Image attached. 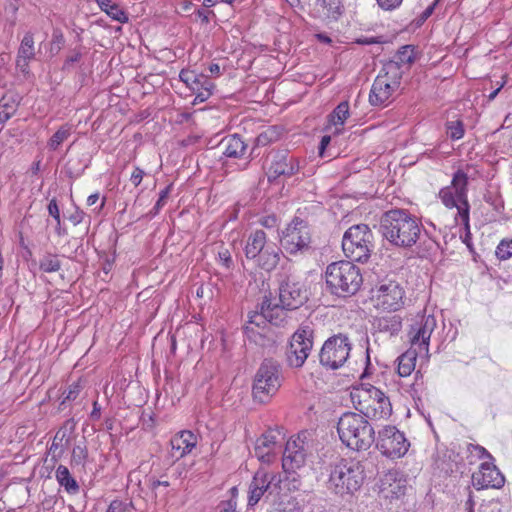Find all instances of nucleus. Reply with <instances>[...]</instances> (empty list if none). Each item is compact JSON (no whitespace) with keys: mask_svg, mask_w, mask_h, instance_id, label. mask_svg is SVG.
Masks as SVG:
<instances>
[{"mask_svg":"<svg viewBox=\"0 0 512 512\" xmlns=\"http://www.w3.org/2000/svg\"><path fill=\"white\" fill-rule=\"evenodd\" d=\"M423 225L419 219L404 209L386 211L380 219V232L392 245L410 248L419 240Z\"/></svg>","mask_w":512,"mask_h":512,"instance_id":"nucleus-1","label":"nucleus"},{"mask_svg":"<svg viewBox=\"0 0 512 512\" xmlns=\"http://www.w3.org/2000/svg\"><path fill=\"white\" fill-rule=\"evenodd\" d=\"M337 432L342 443L356 451L369 449L375 441L374 428L360 413H344L337 423Z\"/></svg>","mask_w":512,"mask_h":512,"instance_id":"nucleus-2","label":"nucleus"},{"mask_svg":"<svg viewBox=\"0 0 512 512\" xmlns=\"http://www.w3.org/2000/svg\"><path fill=\"white\" fill-rule=\"evenodd\" d=\"M364 466L355 459L341 458L330 464L328 489L344 497L358 491L364 481Z\"/></svg>","mask_w":512,"mask_h":512,"instance_id":"nucleus-3","label":"nucleus"},{"mask_svg":"<svg viewBox=\"0 0 512 512\" xmlns=\"http://www.w3.org/2000/svg\"><path fill=\"white\" fill-rule=\"evenodd\" d=\"M325 280L330 293L338 297L355 295L363 283L359 267L351 260L329 264L325 271Z\"/></svg>","mask_w":512,"mask_h":512,"instance_id":"nucleus-4","label":"nucleus"},{"mask_svg":"<svg viewBox=\"0 0 512 512\" xmlns=\"http://www.w3.org/2000/svg\"><path fill=\"white\" fill-rule=\"evenodd\" d=\"M355 408L367 419H387L392 414L389 398L377 387L366 384L351 393Z\"/></svg>","mask_w":512,"mask_h":512,"instance_id":"nucleus-5","label":"nucleus"},{"mask_svg":"<svg viewBox=\"0 0 512 512\" xmlns=\"http://www.w3.org/2000/svg\"><path fill=\"white\" fill-rule=\"evenodd\" d=\"M247 259L254 260L256 265L265 271H272L280 261L281 250L277 245L267 240L263 230L251 232L244 248Z\"/></svg>","mask_w":512,"mask_h":512,"instance_id":"nucleus-6","label":"nucleus"},{"mask_svg":"<svg viewBox=\"0 0 512 512\" xmlns=\"http://www.w3.org/2000/svg\"><path fill=\"white\" fill-rule=\"evenodd\" d=\"M342 249L351 261L366 262L374 250V236L368 225L351 226L343 235Z\"/></svg>","mask_w":512,"mask_h":512,"instance_id":"nucleus-7","label":"nucleus"},{"mask_svg":"<svg viewBox=\"0 0 512 512\" xmlns=\"http://www.w3.org/2000/svg\"><path fill=\"white\" fill-rule=\"evenodd\" d=\"M282 383L281 367L271 359H265L258 368L252 387L256 401L266 403L273 397Z\"/></svg>","mask_w":512,"mask_h":512,"instance_id":"nucleus-8","label":"nucleus"},{"mask_svg":"<svg viewBox=\"0 0 512 512\" xmlns=\"http://www.w3.org/2000/svg\"><path fill=\"white\" fill-rule=\"evenodd\" d=\"M402 71L394 64H385L381 73L375 78L369 102L373 106H385L393 99L394 93L400 88Z\"/></svg>","mask_w":512,"mask_h":512,"instance_id":"nucleus-9","label":"nucleus"},{"mask_svg":"<svg viewBox=\"0 0 512 512\" xmlns=\"http://www.w3.org/2000/svg\"><path fill=\"white\" fill-rule=\"evenodd\" d=\"M351 349L352 343L347 335H333L324 342L319 353V361L324 367L336 370L346 363Z\"/></svg>","mask_w":512,"mask_h":512,"instance_id":"nucleus-10","label":"nucleus"},{"mask_svg":"<svg viewBox=\"0 0 512 512\" xmlns=\"http://www.w3.org/2000/svg\"><path fill=\"white\" fill-rule=\"evenodd\" d=\"M279 302L288 310H296L308 300V290L303 282L291 273L278 274Z\"/></svg>","mask_w":512,"mask_h":512,"instance_id":"nucleus-11","label":"nucleus"},{"mask_svg":"<svg viewBox=\"0 0 512 512\" xmlns=\"http://www.w3.org/2000/svg\"><path fill=\"white\" fill-rule=\"evenodd\" d=\"M311 243V232L306 221L294 218L282 232L281 245L284 250L291 254H303L309 250Z\"/></svg>","mask_w":512,"mask_h":512,"instance_id":"nucleus-12","label":"nucleus"},{"mask_svg":"<svg viewBox=\"0 0 512 512\" xmlns=\"http://www.w3.org/2000/svg\"><path fill=\"white\" fill-rule=\"evenodd\" d=\"M313 347V330L309 326L299 327L291 337L286 352L289 366L302 367Z\"/></svg>","mask_w":512,"mask_h":512,"instance_id":"nucleus-13","label":"nucleus"},{"mask_svg":"<svg viewBox=\"0 0 512 512\" xmlns=\"http://www.w3.org/2000/svg\"><path fill=\"white\" fill-rule=\"evenodd\" d=\"M477 171L471 166L467 165L463 169H458L452 177L451 185L456 198L459 202L458 215L461 222L468 227L469 226V203L467 198V185L469 180L476 178Z\"/></svg>","mask_w":512,"mask_h":512,"instance_id":"nucleus-14","label":"nucleus"},{"mask_svg":"<svg viewBox=\"0 0 512 512\" xmlns=\"http://www.w3.org/2000/svg\"><path fill=\"white\" fill-rule=\"evenodd\" d=\"M410 443L404 434L394 426H386L379 432L377 448L388 458L396 459L403 457Z\"/></svg>","mask_w":512,"mask_h":512,"instance_id":"nucleus-15","label":"nucleus"},{"mask_svg":"<svg viewBox=\"0 0 512 512\" xmlns=\"http://www.w3.org/2000/svg\"><path fill=\"white\" fill-rule=\"evenodd\" d=\"M437 326L434 315H422L415 319L409 330L411 347L418 350L419 354H427L429 351L430 337Z\"/></svg>","mask_w":512,"mask_h":512,"instance_id":"nucleus-16","label":"nucleus"},{"mask_svg":"<svg viewBox=\"0 0 512 512\" xmlns=\"http://www.w3.org/2000/svg\"><path fill=\"white\" fill-rule=\"evenodd\" d=\"M404 289L396 282L389 280L382 283L377 289L378 306L384 310L397 311L404 305Z\"/></svg>","mask_w":512,"mask_h":512,"instance_id":"nucleus-17","label":"nucleus"},{"mask_svg":"<svg viewBox=\"0 0 512 512\" xmlns=\"http://www.w3.org/2000/svg\"><path fill=\"white\" fill-rule=\"evenodd\" d=\"M472 482L477 490L499 489L504 485L505 478L493 463L485 462L480 465L477 472L472 474Z\"/></svg>","mask_w":512,"mask_h":512,"instance_id":"nucleus-18","label":"nucleus"},{"mask_svg":"<svg viewBox=\"0 0 512 512\" xmlns=\"http://www.w3.org/2000/svg\"><path fill=\"white\" fill-rule=\"evenodd\" d=\"M305 436L299 434L295 439L287 441L283 453L282 466L286 471L300 468L306 460Z\"/></svg>","mask_w":512,"mask_h":512,"instance_id":"nucleus-19","label":"nucleus"},{"mask_svg":"<svg viewBox=\"0 0 512 512\" xmlns=\"http://www.w3.org/2000/svg\"><path fill=\"white\" fill-rule=\"evenodd\" d=\"M280 481L281 479L278 474L270 473L263 469L258 470L249 487L248 505H256L264 493L268 491L272 485L277 486Z\"/></svg>","mask_w":512,"mask_h":512,"instance_id":"nucleus-20","label":"nucleus"},{"mask_svg":"<svg viewBox=\"0 0 512 512\" xmlns=\"http://www.w3.org/2000/svg\"><path fill=\"white\" fill-rule=\"evenodd\" d=\"M280 431L269 429L264 432L255 443V455L263 463H270L278 448H281Z\"/></svg>","mask_w":512,"mask_h":512,"instance_id":"nucleus-21","label":"nucleus"},{"mask_svg":"<svg viewBox=\"0 0 512 512\" xmlns=\"http://www.w3.org/2000/svg\"><path fill=\"white\" fill-rule=\"evenodd\" d=\"M406 480L396 470H390L380 480L379 492L385 499H399L405 495Z\"/></svg>","mask_w":512,"mask_h":512,"instance_id":"nucleus-22","label":"nucleus"},{"mask_svg":"<svg viewBox=\"0 0 512 512\" xmlns=\"http://www.w3.org/2000/svg\"><path fill=\"white\" fill-rule=\"evenodd\" d=\"M198 435L190 430H182L176 433L170 441L171 455L177 460L190 454L197 446Z\"/></svg>","mask_w":512,"mask_h":512,"instance_id":"nucleus-23","label":"nucleus"},{"mask_svg":"<svg viewBox=\"0 0 512 512\" xmlns=\"http://www.w3.org/2000/svg\"><path fill=\"white\" fill-rule=\"evenodd\" d=\"M299 162H265L263 169L269 182L279 181L294 175L299 170Z\"/></svg>","mask_w":512,"mask_h":512,"instance_id":"nucleus-24","label":"nucleus"},{"mask_svg":"<svg viewBox=\"0 0 512 512\" xmlns=\"http://www.w3.org/2000/svg\"><path fill=\"white\" fill-rule=\"evenodd\" d=\"M261 304L267 322L275 326H283L287 322V311L289 310L284 308L280 302L273 304L270 297L265 296Z\"/></svg>","mask_w":512,"mask_h":512,"instance_id":"nucleus-25","label":"nucleus"},{"mask_svg":"<svg viewBox=\"0 0 512 512\" xmlns=\"http://www.w3.org/2000/svg\"><path fill=\"white\" fill-rule=\"evenodd\" d=\"M218 149L227 158H239L243 155L246 145L239 135L234 134L223 138Z\"/></svg>","mask_w":512,"mask_h":512,"instance_id":"nucleus-26","label":"nucleus"},{"mask_svg":"<svg viewBox=\"0 0 512 512\" xmlns=\"http://www.w3.org/2000/svg\"><path fill=\"white\" fill-rule=\"evenodd\" d=\"M21 96L16 92H8L0 99V125L8 121L17 111Z\"/></svg>","mask_w":512,"mask_h":512,"instance_id":"nucleus-27","label":"nucleus"},{"mask_svg":"<svg viewBox=\"0 0 512 512\" xmlns=\"http://www.w3.org/2000/svg\"><path fill=\"white\" fill-rule=\"evenodd\" d=\"M35 56L34 38L31 32H27L18 49L17 65L21 68L28 66V62Z\"/></svg>","mask_w":512,"mask_h":512,"instance_id":"nucleus-28","label":"nucleus"},{"mask_svg":"<svg viewBox=\"0 0 512 512\" xmlns=\"http://www.w3.org/2000/svg\"><path fill=\"white\" fill-rule=\"evenodd\" d=\"M58 484L65 489L70 495H76L80 491V486L74 477L70 474L69 469L64 465H59L55 473Z\"/></svg>","mask_w":512,"mask_h":512,"instance_id":"nucleus-29","label":"nucleus"},{"mask_svg":"<svg viewBox=\"0 0 512 512\" xmlns=\"http://www.w3.org/2000/svg\"><path fill=\"white\" fill-rule=\"evenodd\" d=\"M375 325L379 332L395 336L402 328V319L398 315L383 316L376 320Z\"/></svg>","mask_w":512,"mask_h":512,"instance_id":"nucleus-30","label":"nucleus"},{"mask_svg":"<svg viewBox=\"0 0 512 512\" xmlns=\"http://www.w3.org/2000/svg\"><path fill=\"white\" fill-rule=\"evenodd\" d=\"M350 115L348 101L340 102L328 116L331 125L335 126V134H339L343 130V125Z\"/></svg>","mask_w":512,"mask_h":512,"instance_id":"nucleus-31","label":"nucleus"},{"mask_svg":"<svg viewBox=\"0 0 512 512\" xmlns=\"http://www.w3.org/2000/svg\"><path fill=\"white\" fill-rule=\"evenodd\" d=\"M215 84L205 75L199 74V84L193 88L195 99L193 104L205 102L213 93Z\"/></svg>","mask_w":512,"mask_h":512,"instance_id":"nucleus-32","label":"nucleus"},{"mask_svg":"<svg viewBox=\"0 0 512 512\" xmlns=\"http://www.w3.org/2000/svg\"><path fill=\"white\" fill-rule=\"evenodd\" d=\"M98 6L102 11H104L108 16H110L113 20H116L120 23H125L128 21V17L126 13L122 10V8L112 2L111 0H95Z\"/></svg>","mask_w":512,"mask_h":512,"instance_id":"nucleus-33","label":"nucleus"},{"mask_svg":"<svg viewBox=\"0 0 512 512\" xmlns=\"http://www.w3.org/2000/svg\"><path fill=\"white\" fill-rule=\"evenodd\" d=\"M418 350L407 351L398 358V374L402 377L408 376L415 368L416 355Z\"/></svg>","mask_w":512,"mask_h":512,"instance_id":"nucleus-34","label":"nucleus"},{"mask_svg":"<svg viewBox=\"0 0 512 512\" xmlns=\"http://www.w3.org/2000/svg\"><path fill=\"white\" fill-rule=\"evenodd\" d=\"M415 61L414 48L411 45L402 46L396 53L394 60L387 64H394L401 71L402 65H410Z\"/></svg>","mask_w":512,"mask_h":512,"instance_id":"nucleus-35","label":"nucleus"},{"mask_svg":"<svg viewBox=\"0 0 512 512\" xmlns=\"http://www.w3.org/2000/svg\"><path fill=\"white\" fill-rule=\"evenodd\" d=\"M318 4L326 10V16L333 20H337L343 13L341 0H318Z\"/></svg>","mask_w":512,"mask_h":512,"instance_id":"nucleus-36","label":"nucleus"},{"mask_svg":"<svg viewBox=\"0 0 512 512\" xmlns=\"http://www.w3.org/2000/svg\"><path fill=\"white\" fill-rule=\"evenodd\" d=\"M39 268L45 273L57 272L61 268V262L57 255L46 253L39 262Z\"/></svg>","mask_w":512,"mask_h":512,"instance_id":"nucleus-37","label":"nucleus"},{"mask_svg":"<svg viewBox=\"0 0 512 512\" xmlns=\"http://www.w3.org/2000/svg\"><path fill=\"white\" fill-rule=\"evenodd\" d=\"M72 127L70 125L61 126L50 138L48 146L52 150H56L71 135Z\"/></svg>","mask_w":512,"mask_h":512,"instance_id":"nucleus-38","label":"nucleus"},{"mask_svg":"<svg viewBox=\"0 0 512 512\" xmlns=\"http://www.w3.org/2000/svg\"><path fill=\"white\" fill-rule=\"evenodd\" d=\"M65 44V38L63 32L59 28H54L52 33V39L50 42V54L52 56L57 55Z\"/></svg>","mask_w":512,"mask_h":512,"instance_id":"nucleus-39","label":"nucleus"},{"mask_svg":"<svg viewBox=\"0 0 512 512\" xmlns=\"http://www.w3.org/2000/svg\"><path fill=\"white\" fill-rule=\"evenodd\" d=\"M439 197L442 201V203L447 208H454L456 207L458 209L459 202L456 198V194L454 195L453 189L450 186L444 187L439 191Z\"/></svg>","mask_w":512,"mask_h":512,"instance_id":"nucleus-40","label":"nucleus"},{"mask_svg":"<svg viewBox=\"0 0 512 512\" xmlns=\"http://www.w3.org/2000/svg\"><path fill=\"white\" fill-rule=\"evenodd\" d=\"M446 133L453 139L458 140L464 135V125L461 120L449 121L446 124Z\"/></svg>","mask_w":512,"mask_h":512,"instance_id":"nucleus-41","label":"nucleus"},{"mask_svg":"<svg viewBox=\"0 0 512 512\" xmlns=\"http://www.w3.org/2000/svg\"><path fill=\"white\" fill-rule=\"evenodd\" d=\"M87 457V448L85 446L77 445L72 450L71 465L84 467Z\"/></svg>","mask_w":512,"mask_h":512,"instance_id":"nucleus-42","label":"nucleus"},{"mask_svg":"<svg viewBox=\"0 0 512 512\" xmlns=\"http://www.w3.org/2000/svg\"><path fill=\"white\" fill-rule=\"evenodd\" d=\"M496 256L500 260H507L512 256V239H503L496 248Z\"/></svg>","mask_w":512,"mask_h":512,"instance_id":"nucleus-43","label":"nucleus"},{"mask_svg":"<svg viewBox=\"0 0 512 512\" xmlns=\"http://www.w3.org/2000/svg\"><path fill=\"white\" fill-rule=\"evenodd\" d=\"M248 317V325L245 327L247 332L253 330L249 325L260 327L267 322L266 317L263 315L262 304L260 305V311H254Z\"/></svg>","mask_w":512,"mask_h":512,"instance_id":"nucleus-44","label":"nucleus"},{"mask_svg":"<svg viewBox=\"0 0 512 512\" xmlns=\"http://www.w3.org/2000/svg\"><path fill=\"white\" fill-rule=\"evenodd\" d=\"M134 509L132 501L124 502L118 499L113 500L106 512H131Z\"/></svg>","mask_w":512,"mask_h":512,"instance_id":"nucleus-45","label":"nucleus"},{"mask_svg":"<svg viewBox=\"0 0 512 512\" xmlns=\"http://www.w3.org/2000/svg\"><path fill=\"white\" fill-rule=\"evenodd\" d=\"M179 78L191 90L199 84V74H195L193 71L182 70L179 74Z\"/></svg>","mask_w":512,"mask_h":512,"instance_id":"nucleus-46","label":"nucleus"},{"mask_svg":"<svg viewBox=\"0 0 512 512\" xmlns=\"http://www.w3.org/2000/svg\"><path fill=\"white\" fill-rule=\"evenodd\" d=\"M169 193H170V186L166 187L165 189H163L160 192L159 198H158L156 204L154 205V207L149 212V215L151 217H153V216H155V215H157L159 213V211L164 206V204L166 202V199L168 198Z\"/></svg>","mask_w":512,"mask_h":512,"instance_id":"nucleus-47","label":"nucleus"},{"mask_svg":"<svg viewBox=\"0 0 512 512\" xmlns=\"http://www.w3.org/2000/svg\"><path fill=\"white\" fill-rule=\"evenodd\" d=\"M446 453L443 454V456L438 455L435 459V466L437 469H439L441 472H444L445 474H451L453 473V464L451 462L446 461Z\"/></svg>","mask_w":512,"mask_h":512,"instance_id":"nucleus-48","label":"nucleus"},{"mask_svg":"<svg viewBox=\"0 0 512 512\" xmlns=\"http://www.w3.org/2000/svg\"><path fill=\"white\" fill-rule=\"evenodd\" d=\"M60 432H57L53 441H52V444L50 446V449H49V452L52 454V459H54L55 461H57V459L62 455L63 453V449H60L59 450V453L56 454L57 450L59 449V444L60 442L63 440L65 434L63 433V435L60 437Z\"/></svg>","mask_w":512,"mask_h":512,"instance_id":"nucleus-49","label":"nucleus"},{"mask_svg":"<svg viewBox=\"0 0 512 512\" xmlns=\"http://www.w3.org/2000/svg\"><path fill=\"white\" fill-rule=\"evenodd\" d=\"M468 451L470 453L475 452L477 457L480 459H482V458L493 459L492 455L484 447H482L478 444H469Z\"/></svg>","mask_w":512,"mask_h":512,"instance_id":"nucleus-50","label":"nucleus"},{"mask_svg":"<svg viewBox=\"0 0 512 512\" xmlns=\"http://www.w3.org/2000/svg\"><path fill=\"white\" fill-rule=\"evenodd\" d=\"M403 0H376L378 6L385 11H392L402 4Z\"/></svg>","mask_w":512,"mask_h":512,"instance_id":"nucleus-51","label":"nucleus"},{"mask_svg":"<svg viewBox=\"0 0 512 512\" xmlns=\"http://www.w3.org/2000/svg\"><path fill=\"white\" fill-rule=\"evenodd\" d=\"M218 259L220 263L227 269H229L233 263L231 254L228 249H222L218 252Z\"/></svg>","mask_w":512,"mask_h":512,"instance_id":"nucleus-52","label":"nucleus"},{"mask_svg":"<svg viewBox=\"0 0 512 512\" xmlns=\"http://www.w3.org/2000/svg\"><path fill=\"white\" fill-rule=\"evenodd\" d=\"M80 389L81 386L78 383H73L72 385H70L62 403H65V401L67 400H75L80 392Z\"/></svg>","mask_w":512,"mask_h":512,"instance_id":"nucleus-53","label":"nucleus"},{"mask_svg":"<svg viewBox=\"0 0 512 512\" xmlns=\"http://www.w3.org/2000/svg\"><path fill=\"white\" fill-rule=\"evenodd\" d=\"M48 212L55 219L56 223L60 224V211L56 199L50 200L48 204Z\"/></svg>","mask_w":512,"mask_h":512,"instance_id":"nucleus-54","label":"nucleus"},{"mask_svg":"<svg viewBox=\"0 0 512 512\" xmlns=\"http://www.w3.org/2000/svg\"><path fill=\"white\" fill-rule=\"evenodd\" d=\"M237 503L235 500L230 499L227 501H222L218 505L219 512H235Z\"/></svg>","mask_w":512,"mask_h":512,"instance_id":"nucleus-55","label":"nucleus"},{"mask_svg":"<svg viewBox=\"0 0 512 512\" xmlns=\"http://www.w3.org/2000/svg\"><path fill=\"white\" fill-rule=\"evenodd\" d=\"M144 176V171L140 169L139 167H136L130 177V181L133 183L134 186H138Z\"/></svg>","mask_w":512,"mask_h":512,"instance_id":"nucleus-56","label":"nucleus"},{"mask_svg":"<svg viewBox=\"0 0 512 512\" xmlns=\"http://www.w3.org/2000/svg\"><path fill=\"white\" fill-rule=\"evenodd\" d=\"M439 0H434L432 4H430L420 15V21H426L434 12L435 7L437 6Z\"/></svg>","mask_w":512,"mask_h":512,"instance_id":"nucleus-57","label":"nucleus"},{"mask_svg":"<svg viewBox=\"0 0 512 512\" xmlns=\"http://www.w3.org/2000/svg\"><path fill=\"white\" fill-rule=\"evenodd\" d=\"M330 141H331L330 135H325L322 137V139L320 141V145H319V157L324 156V150L329 145Z\"/></svg>","mask_w":512,"mask_h":512,"instance_id":"nucleus-58","label":"nucleus"},{"mask_svg":"<svg viewBox=\"0 0 512 512\" xmlns=\"http://www.w3.org/2000/svg\"><path fill=\"white\" fill-rule=\"evenodd\" d=\"M81 53L80 52H74L72 55L68 56L64 63V68L69 67L75 62H78L81 59Z\"/></svg>","mask_w":512,"mask_h":512,"instance_id":"nucleus-59","label":"nucleus"},{"mask_svg":"<svg viewBox=\"0 0 512 512\" xmlns=\"http://www.w3.org/2000/svg\"><path fill=\"white\" fill-rule=\"evenodd\" d=\"M170 484L168 481H161V480H151L150 488L154 491L159 486H165L168 487Z\"/></svg>","mask_w":512,"mask_h":512,"instance_id":"nucleus-60","label":"nucleus"},{"mask_svg":"<svg viewBox=\"0 0 512 512\" xmlns=\"http://www.w3.org/2000/svg\"><path fill=\"white\" fill-rule=\"evenodd\" d=\"M100 407L98 406V403L97 402H94L93 403V410L91 412V418L92 419H99L100 418Z\"/></svg>","mask_w":512,"mask_h":512,"instance_id":"nucleus-61","label":"nucleus"},{"mask_svg":"<svg viewBox=\"0 0 512 512\" xmlns=\"http://www.w3.org/2000/svg\"><path fill=\"white\" fill-rule=\"evenodd\" d=\"M505 85V81L502 82L493 92H491L489 95H488V101H493L496 96L498 95V93L500 92V90L504 87Z\"/></svg>","mask_w":512,"mask_h":512,"instance_id":"nucleus-62","label":"nucleus"},{"mask_svg":"<svg viewBox=\"0 0 512 512\" xmlns=\"http://www.w3.org/2000/svg\"><path fill=\"white\" fill-rule=\"evenodd\" d=\"M209 71H210L211 74H214V75H217V76H219L221 74L220 66L218 64H215V63H213V64H211L209 66Z\"/></svg>","mask_w":512,"mask_h":512,"instance_id":"nucleus-63","label":"nucleus"},{"mask_svg":"<svg viewBox=\"0 0 512 512\" xmlns=\"http://www.w3.org/2000/svg\"><path fill=\"white\" fill-rule=\"evenodd\" d=\"M99 199V194L98 193H94V194H91L88 198H87V204L89 206H92L94 205Z\"/></svg>","mask_w":512,"mask_h":512,"instance_id":"nucleus-64","label":"nucleus"}]
</instances>
